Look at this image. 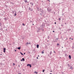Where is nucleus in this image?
<instances>
[{"mask_svg":"<svg viewBox=\"0 0 74 74\" xmlns=\"http://www.w3.org/2000/svg\"><path fill=\"white\" fill-rule=\"evenodd\" d=\"M22 59L23 60V61L24 62L25 61V59L24 58H22Z\"/></svg>","mask_w":74,"mask_h":74,"instance_id":"nucleus-10","label":"nucleus"},{"mask_svg":"<svg viewBox=\"0 0 74 74\" xmlns=\"http://www.w3.org/2000/svg\"><path fill=\"white\" fill-rule=\"evenodd\" d=\"M69 58L70 59H71V55H69Z\"/></svg>","mask_w":74,"mask_h":74,"instance_id":"nucleus-8","label":"nucleus"},{"mask_svg":"<svg viewBox=\"0 0 74 74\" xmlns=\"http://www.w3.org/2000/svg\"><path fill=\"white\" fill-rule=\"evenodd\" d=\"M29 10L31 11H33V9L32 8H30V7H29Z\"/></svg>","mask_w":74,"mask_h":74,"instance_id":"nucleus-2","label":"nucleus"},{"mask_svg":"<svg viewBox=\"0 0 74 74\" xmlns=\"http://www.w3.org/2000/svg\"><path fill=\"white\" fill-rule=\"evenodd\" d=\"M29 64H27V66H29Z\"/></svg>","mask_w":74,"mask_h":74,"instance_id":"nucleus-25","label":"nucleus"},{"mask_svg":"<svg viewBox=\"0 0 74 74\" xmlns=\"http://www.w3.org/2000/svg\"><path fill=\"white\" fill-rule=\"evenodd\" d=\"M38 57H37V58H36V59H38Z\"/></svg>","mask_w":74,"mask_h":74,"instance_id":"nucleus-41","label":"nucleus"},{"mask_svg":"<svg viewBox=\"0 0 74 74\" xmlns=\"http://www.w3.org/2000/svg\"><path fill=\"white\" fill-rule=\"evenodd\" d=\"M30 23H31V22H32V21H30Z\"/></svg>","mask_w":74,"mask_h":74,"instance_id":"nucleus-49","label":"nucleus"},{"mask_svg":"<svg viewBox=\"0 0 74 74\" xmlns=\"http://www.w3.org/2000/svg\"><path fill=\"white\" fill-rule=\"evenodd\" d=\"M25 53H24V55H25Z\"/></svg>","mask_w":74,"mask_h":74,"instance_id":"nucleus-46","label":"nucleus"},{"mask_svg":"<svg viewBox=\"0 0 74 74\" xmlns=\"http://www.w3.org/2000/svg\"><path fill=\"white\" fill-rule=\"evenodd\" d=\"M18 66L19 67H20V66L19 65H18Z\"/></svg>","mask_w":74,"mask_h":74,"instance_id":"nucleus-32","label":"nucleus"},{"mask_svg":"<svg viewBox=\"0 0 74 74\" xmlns=\"http://www.w3.org/2000/svg\"><path fill=\"white\" fill-rule=\"evenodd\" d=\"M0 55H2V54L1 53V54H0Z\"/></svg>","mask_w":74,"mask_h":74,"instance_id":"nucleus-47","label":"nucleus"},{"mask_svg":"<svg viewBox=\"0 0 74 74\" xmlns=\"http://www.w3.org/2000/svg\"><path fill=\"white\" fill-rule=\"evenodd\" d=\"M15 52H16V50H15Z\"/></svg>","mask_w":74,"mask_h":74,"instance_id":"nucleus-43","label":"nucleus"},{"mask_svg":"<svg viewBox=\"0 0 74 74\" xmlns=\"http://www.w3.org/2000/svg\"><path fill=\"white\" fill-rule=\"evenodd\" d=\"M22 25H23V26H25V25L24 23H23L22 24Z\"/></svg>","mask_w":74,"mask_h":74,"instance_id":"nucleus-24","label":"nucleus"},{"mask_svg":"<svg viewBox=\"0 0 74 74\" xmlns=\"http://www.w3.org/2000/svg\"><path fill=\"white\" fill-rule=\"evenodd\" d=\"M54 41V42H57V40Z\"/></svg>","mask_w":74,"mask_h":74,"instance_id":"nucleus-31","label":"nucleus"},{"mask_svg":"<svg viewBox=\"0 0 74 74\" xmlns=\"http://www.w3.org/2000/svg\"><path fill=\"white\" fill-rule=\"evenodd\" d=\"M3 49L4 50H6V49L5 48H3Z\"/></svg>","mask_w":74,"mask_h":74,"instance_id":"nucleus-19","label":"nucleus"},{"mask_svg":"<svg viewBox=\"0 0 74 74\" xmlns=\"http://www.w3.org/2000/svg\"><path fill=\"white\" fill-rule=\"evenodd\" d=\"M20 54L22 56H24V54H23V53H22L21 52H20Z\"/></svg>","mask_w":74,"mask_h":74,"instance_id":"nucleus-13","label":"nucleus"},{"mask_svg":"<svg viewBox=\"0 0 74 74\" xmlns=\"http://www.w3.org/2000/svg\"><path fill=\"white\" fill-rule=\"evenodd\" d=\"M13 64L14 65H15V63H13Z\"/></svg>","mask_w":74,"mask_h":74,"instance_id":"nucleus-28","label":"nucleus"},{"mask_svg":"<svg viewBox=\"0 0 74 74\" xmlns=\"http://www.w3.org/2000/svg\"><path fill=\"white\" fill-rule=\"evenodd\" d=\"M14 16H16V15H17V14H16V12H15L14 13Z\"/></svg>","mask_w":74,"mask_h":74,"instance_id":"nucleus-12","label":"nucleus"},{"mask_svg":"<svg viewBox=\"0 0 74 74\" xmlns=\"http://www.w3.org/2000/svg\"><path fill=\"white\" fill-rule=\"evenodd\" d=\"M48 0H47V1H48Z\"/></svg>","mask_w":74,"mask_h":74,"instance_id":"nucleus-64","label":"nucleus"},{"mask_svg":"<svg viewBox=\"0 0 74 74\" xmlns=\"http://www.w3.org/2000/svg\"><path fill=\"white\" fill-rule=\"evenodd\" d=\"M44 71H45V69L43 70L42 71V72L43 73L44 72Z\"/></svg>","mask_w":74,"mask_h":74,"instance_id":"nucleus-23","label":"nucleus"},{"mask_svg":"<svg viewBox=\"0 0 74 74\" xmlns=\"http://www.w3.org/2000/svg\"><path fill=\"white\" fill-rule=\"evenodd\" d=\"M56 40H58V38H57L56 39Z\"/></svg>","mask_w":74,"mask_h":74,"instance_id":"nucleus-29","label":"nucleus"},{"mask_svg":"<svg viewBox=\"0 0 74 74\" xmlns=\"http://www.w3.org/2000/svg\"><path fill=\"white\" fill-rule=\"evenodd\" d=\"M49 41L48 40V42Z\"/></svg>","mask_w":74,"mask_h":74,"instance_id":"nucleus-63","label":"nucleus"},{"mask_svg":"<svg viewBox=\"0 0 74 74\" xmlns=\"http://www.w3.org/2000/svg\"><path fill=\"white\" fill-rule=\"evenodd\" d=\"M53 32H55V31H53Z\"/></svg>","mask_w":74,"mask_h":74,"instance_id":"nucleus-35","label":"nucleus"},{"mask_svg":"<svg viewBox=\"0 0 74 74\" xmlns=\"http://www.w3.org/2000/svg\"><path fill=\"white\" fill-rule=\"evenodd\" d=\"M47 10L48 11H49V10H48V8H47Z\"/></svg>","mask_w":74,"mask_h":74,"instance_id":"nucleus-44","label":"nucleus"},{"mask_svg":"<svg viewBox=\"0 0 74 74\" xmlns=\"http://www.w3.org/2000/svg\"><path fill=\"white\" fill-rule=\"evenodd\" d=\"M69 31H71V29H69Z\"/></svg>","mask_w":74,"mask_h":74,"instance_id":"nucleus-30","label":"nucleus"},{"mask_svg":"<svg viewBox=\"0 0 74 74\" xmlns=\"http://www.w3.org/2000/svg\"><path fill=\"white\" fill-rule=\"evenodd\" d=\"M59 20L60 21V20H61L60 18H59Z\"/></svg>","mask_w":74,"mask_h":74,"instance_id":"nucleus-21","label":"nucleus"},{"mask_svg":"<svg viewBox=\"0 0 74 74\" xmlns=\"http://www.w3.org/2000/svg\"><path fill=\"white\" fill-rule=\"evenodd\" d=\"M1 26V23L0 22V26Z\"/></svg>","mask_w":74,"mask_h":74,"instance_id":"nucleus-22","label":"nucleus"},{"mask_svg":"<svg viewBox=\"0 0 74 74\" xmlns=\"http://www.w3.org/2000/svg\"><path fill=\"white\" fill-rule=\"evenodd\" d=\"M40 11L42 13H43L44 12V10H42V9H40Z\"/></svg>","mask_w":74,"mask_h":74,"instance_id":"nucleus-4","label":"nucleus"},{"mask_svg":"<svg viewBox=\"0 0 74 74\" xmlns=\"http://www.w3.org/2000/svg\"><path fill=\"white\" fill-rule=\"evenodd\" d=\"M50 74H52L51 73H50Z\"/></svg>","mask_w":74,"mask_h":74,"instance_id":"nucleus-54","label":"nucleus"},{"mask_svg":"<svg viewBox=\"0 0 74 74\" xmlns=\"http://www.w3.org/2000/svg\"><path fill=\"white\" fill-rule=\"evenodd\" d=\"M54 53H56V52H55V51H54Z\"/></svg>","mask_w":74,"mask_h":74,"instance_id":"nucleus-36","label":"nucleus"},{"mask_svg":"<svg viewBox=\"0 0 74 74\" xmlns=\"http://www.w3.org/2000/svg\"><path fill=\"white\" fill-rule=\"evenodd\" d=\"M33 25H34V24H33Z\"/></svg>","mask_w":74,"mask_h":74,"instance_id":"nucleus-55","label":"nucleus"},{"mask_svg":"<svg viewBox=\"0 0 74 74\" xmlns=\"http://www.w3.org/2000/svg\"><path fill=\"white\" fill-rule=\"evenodd\" d=\"M52 72V71H50V72Z\"/></svg>","mask_w":74,"mask_h":74,"instance_id":"nucleus-50","label":"nucleus"},{"mask_svg":"<svg viewBox=\"0 0 74 74\" xmlns=\"http://www.w3.org/2000/svg\"><path fill=\"white\" fill-rule=\"evenodd\" d=\"M25 3H27V0H25Z\"/></svg>","mask_w":74,"mask_h":74,"instance_id":"nucleus-18","label":"nucleus"},{"mask_svg":"<svg viewBox=\"0 0 74 74\" xmlns=\"http://www.w3.org/2000/svg\"><path fill=\"white\" fill-rule=\"evenodd\" d=\"M57 74V73H56V74Z\"/></svg>","mask_w":74,"mask_h":74,"instance_id":"nucleus-62","label":"nucleus"},{"mask_svg":"<svg viewBox=\"0 0 74 74\" xmlns=\"http://www.w3.org/2000/svg\"><path fill=\"white\" fill-rule=\"evenodd\" d=\"M21 61H23V60L22 59L21 60Z\"/></svg>","mask_w":74,"mask_h":74,"instance_id":"nucleus-42","label":"nucleus"},{"mask_svg":"<svg viewBox=\"0 0 74 74\" xmlns=\"http://www.w3.org/2000/svg\"><path fill=\"white\" fill-rule=\"evenodd\" d=\"M6 31H8L7 29H6Z\"/></svg>","mask_w":74,"mask_h":74,"instance_id":"nucleus-51","label":"nucleus"},{"mask_svg":"<svg viewBox=\"0 0 74 74\" xmlns=\"http://www.w3.org/2000/svg\"><path fill=\"white\" fill-rule=\"evenodd\" d=\"M59 45V43H57V46H58V45Z\"/></svg>","mask_w":74,"mask_h":74,"instance_id":"nucleus-27","label":"nucleus"},{"mask_svg":"<svg viewBox=\"0 0 74 74\" xmlns=\"http://www.w3.org/2000/svg\"><path fill=\"white\" fill-rule=\"evenodd\" d=\"M54 23H55V24H56V22H55Z\"/></svg>","mask_w":74,"mask_h":74,"instance_id":"nucleus-34","label":"nucleus"},{"mask_svg":"<svg viewBox=\"0 0 74 74\" xmlns=\"http://www.w3.org/2000/svg\"><path fill=\"white\" fill-rule=\"evenodd\" d=\"M41 30V29L39 28L38 30L37 31V33H38L39 32H40V31Z\"/></svg>","mask_w":74,"mask_h":74,"instance_id":"nucleus-3","label":"nucleus"},{"mask_svg":"<svg viewBox=\"0 0 74 74\" xmlns=\"http://www.w3.org/2000/svg\"><path fill=\"white\" fill-rule=\"evenodd\" d=\"M52 53V51H50V52L49 53V54L50 55H51Z\"/></svg>","mask_w":74,"mask_h":74,"instance_id":"nucleus-11","label":"nucleus"},{"mask_svg":"<svg viewBox=\"0 0 74 74\" xmlns=\"http://www.w3.org/2000/svg\"><path fill=\"white\" fill-rule=\"evenodd\" d=\"M70 69H73V68L72 67V66H71L70 68Z\"/></svg>","mask_w":74,"mask_h":74,"instance_id":"nucleus-15","label":"nucleus"},{"mask_svg":"<svg viewBox=\"0 0 74 74\" xmlns=\"http://www.w3.org/2000/svg\"><path fill=\"white\" fill-rule=\"evenodd\" d=\"M62 74H64V73H62Z\"/></svg>","mask_w":74,"mask_h":74,"instance_id":"nucleus-53","label":"nucleus"},{"mask_svg":"<svg viewBox=\"0 0 74 74\" xmlns=\"http://www.w3.org/2000/svg\"><path fill=\"white\" fill-rule=\"evenodd\" d=\"M49 39V38H48V39Z\"/></svg>","mask_w":74,"mask_h":74,"instance_id":"nucleus-58","label":"nucleus"},{"mask_svg":"<svg viewBox=\"0 0 74 74\" xmlns=\"http://www.w3.org/2000/svg\"><path fill=\"white\" fill-rule=\"evenodd\" d=\"M14 12H16V11H15Z\"/></svg>","mask_w":74,"mask_h":74,"instance_id":"nucleus-57","label":"nucleus"},{"mask_svg":"<svg viewBox=\"0 0 74 74\" xmlns=\"http://www.w3.org/2000/svg\"><path fill=\"white\" fill-rule=\"evenodd\" d=\"M30 4H31L32 6H33V5H34V3H32V2H31L30 3Z\"/></svg>","mask_w":74,"mask_h":74,"instance_id":"nucleus-7","label":"nucleus"},{"mask_svg":"<svg viewBox=\"0 0 74 74\" xmlns=\"http://www.w3.org/2000/svg\"><path fill=\"white\" fill-rule=\"evenodd\" d=\"M23 70L24 71H25V69H23Z\"/></svg>","mask_w":74,"mask_h":74,"instance_id":"nucleus-48","label":"nucleus"},{"mask_svg":"<svg viewBox=\"0 0 74 74\" xmlns=\"http://www.w3.org/2000/svg\"><path fill=\"white\" fill-rule=\"evenodd\" d=\"M35 73H36V74H37L38 73V72H36V71H35Z\"/></svg>","mask_w":74,"mask_h":74,"instance_id":"nucleus-20","label":"nucleus"},{"mask_svg":"<svg viewBox=\"0 0 74 74\" xmlns=\"http://www.w3.org/2000/svg\"><path fill=\"white\" fill-rule=\"evenodd\" d=\"M66 39H67V38H66Z\"/></svg>","mask_w":74,"mask_h":74,"instance_id":"nucleus-61","label":"nucleus"},{"mask_svg":"<svg viewBox=\"0 0 74 74\" xmlns=\"http://www.w3.org/2000/svg\"><path fill=\"white\" fill-rule=\"evenodd\" d=\"M29 66H30V68L32 67V66L31 64H29Z\"/></svg>","mask_w":74,"mask_h":74,"instance_id":"nucleus-14","label":"nucleus"},{"mask_svg":"<svg viewBox=\"0 0 74 74\" xmlns=\"http://www.w3.org/2000/svg\"><path fill=\"white\" fill-rule=\"evenodd\" d=\"M60 58H61L60 57Z\"/></svg>","mask_w":74,"mask_h":74,"instance_id":"nucleus-60","label":"nucleus"},{"mask_svg":"<svg viewBox=\"0 0 74 74\" xmlns=\"http://www.w3.org/2000/svg\"><path fill=\"white\" fill-rule=\"evenodd\" d=\"M3 19L5 20V21H6L8 20V19L7 18H4Z\"/></svg>","mask_w":74,"mask_h":74,"instance_id":"nucleus-5","label":"nucleus"},{"mask_svg":"<svg viewBox=\"0 0 74 74\" xmlns=\"http://www.w3.org/2000/svg\"><path fill=\"white\" fill-rule=\"evenodd\" d=\"M68 66H69V64H68Z\"/></svg>","mask_w":74,"mask_h":74,"instance_id":"nucleus-40","label":"nucleus"},{"mask_svg":"<svg viewBox=\"0 0 74 74\" xmlns=\"http://www.w3.org/2000/svg\"><path fill=\"white\" fill-rule=\"evenodd\" d=\"M36 47L37 48H39V45L38 44H37L36 45Z\"/></svg>","mask_w":74,"mask_h":74,"instance_id":"nucleus-6","label":"nucleus"},{"mask_svg":"<svg viewBox=\"0 0 74 74\" xmlns=\"http://www.w3.org/2000/svg\"><path fill=\"white\" fill-rule=\"evenodd\" d=\"M63 48V47H62V48Z\"/></svg>","mask_w":74,"mask_h":74,"instance_id":"nucleus-59","label":"nucleus"},{"mask_svg":"<svg viewBox=\"0 0 74 74\" xmlns=\"http://www.w3.org/2000/svg\"><path fill=\"white\" fill-rule=\"evenodd\" d=\"M61 26L62 27H63V25H61Z\"/></svg>","mask_w":74,"mask_h":74,"instance_id":"nucleus-37","label":"nucleus"},{"mask_svg":"<svg viewBox=\"0 0 74 74\" xmlns=\"http://www.w3.org/2000/svg\"><path fill=\"white\" fill-rule=\"evenodd\" d=\"M71 40H73V38H71Z\"/></svg>","mask_w":74,"mask_h":74,"instance_id":"nucleus-52","label":"nucleus"},{"mask_svg":"<svg viewBox=\"0 0 74 74\" xmlns=\"http://www.w3.org/2000/svg\"><path fill=\"white\" fill-rule=\"evenodd\" d=\"M41 30H43V31H44V29H41Z\"/></svg>","mask_w":74,"mask_h":74,"instance_id":"nucleus-39","label":"nucleus"},{"mask_svg":"<svg viewBox=\"0 0 74 74\" xmlns=\"http://www.w3.org/2000/svg\"><path fill=\"white\" fill-rule=\"evenodd\" d=\"M40 56L39 55H38V57H39Z\"/></svg>","mask_w":74,"mask_h":74,"instance_id":"nucleus-38","label":"nucleus"},{"mask_svg":"<svg viewBox=\"0 0 74 74\" xmlns=\"http://www.w3.org/2000/svg\"><path fill=\"white\" fill-rule=\"evenodd\" d=\"M3 52L4 53H5V50H3Z\"/></svg>","mask_w":74,"mask_h":74,"instance_id":"nucleus-26","label":"nucleus"},{"mask_svg":"<svg viewBox=\"0 0 74 74\" xmlns=\"http://www.w3.org/2000/svg\"><path fill=\"white\" fill-rule=\"evenodd\" d=\"M14 12H13V13H13V14H14Z\"/></svg>","mask_w":74,"mask_h":74,"instance_id":"nucleus-45","label":"nucleus"},{"mask_svg":"<svg viewBox=\"0 0 74 74\" xmlns=\"http://www.w3.org/2000/svg\"><path fill=\"white\" fill-rule=\"evenodd\" d=\"M21 49V47H18L17 48V49H18V50H20Z\"/></svg>","mask_w":74,"mask_h":74,"instance_id":"nucleus-9","label":"nucleus"},{"mask_svg":"<svg viewBox=\"0 0 74 74\" xmlns=\"http://www.w3.org/2000/svg\"><path fill=\"white\" fill-rule=\"evenodd\" d=\"M70 39H71V38H70Z\"/></svg>","mask_w":74,"mask_h":74,"instance_id":"nucleus-56","label":"nucleus"},{"mask_svg":"<svg viewBox=\"0 0 74 74\" xmlns=\"http://www.w3.org/2000/svg\"><path fill=\"white\" fill-rule=\"evenodd\" d=\"M18 74H22L21 73H18Z\"/></svg>","mask_w":74,"mask_h":74,"instance_id":"nucleus-33","label":"nucleus"},{"mask_svg":"<svg viewBox=\"0 0 74 74\" xmlns=\"http://www.w3.org/2000/svg\"><path fill=\"white\" fill-rule=\"evenodd\" d=\"M27 53L28 54H30V53H30V51H28Z\"/></svg>","mask_w":74,"mask_h":74,"instance_id":"nucleus-16","label":"nucleus"},{"mask_svg":"<svg viewBox=\"0 0 74 74\" xmlns=\"http://www.w3.org/2000/svg\"><path fill=\"white\" fill-rule=\"evenodd\" d=\"M29 45H30L31 44V43L30 42H27L26 43H25V45L27 46L28 45H29Z\"/></svg>","mask_w":74,"mask_h":74,"instance_id":"nucleus-1","label":"nucleus"},{"mask_svg":"<svg viewBox=\"0 0 74 74\" xmlns=\"http://www.w3.org/2000/svg\"><path fill=\"white\" fill-rule=\"evenodd\" d=\"M41 53L42 54H44V51H42L41 52Z\"/></svg>","mask_w":74,"mask_h":74,"instance_id":"nucleus-17","label":"nucleus"}]
</instances>
